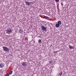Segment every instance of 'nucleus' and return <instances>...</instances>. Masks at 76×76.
Returning <instances> with one entry per match:
<instances>
[{
    "mask_svg": "<svg viewBox=\"0 0 76 76\" xmlns=\"http://www.w3.org/2000/svg\"><path fill=\"white\" fill-rule=\"evenodd\" d=\"M9 76V74H7L5 75V76Z\"/></svg>",
    "mask_w": 76,
    "mask_h": 76,
    "instance_id": "17",
    "label": "nucleus"
},
{
    "mask_svg": "<svg viewBox=\"0 0 76 76\" xmlns=\"http://www.w3.org/2000/svg\"><path fill=\"white\" fill-rule=\"evenodd\" d=\"M12 73H13V71H11L10 72L9 74L10 75H12Z\"/></svg>",
    "mask_w": 76,
    "mask_h": 76,
    "instance_id": "11",
    "label": "nucleus"
},
{
    "mask_svg": "<svg viewBox=\"0 0 76 76\" xmlns=\"http://www.w3.org/2000/svg\"><path fill=\"white\" fill-rule=\"evenodd\" d=\"M31 3H32V2H29V3H28V6H29V5H30V4H31Z\"/></svg>",
    "mask_w": 76,
    "mask_h": 76,
    "instance_id": "16",
    "label": "nucleus"
},
{
    "mask_svg": "<svg viewBox=\"0 0 76 76\" xmlns=\"http://www.w3.org/2000/svg\"><path fill=\"white\" fill-rule=\"evenodd\" d=\"M62 7H63V5L62 6Z\"/></svg>",
    "mask_w": 76,
    "mask_h": 76,
    "instance_id": "22",
    "label": "nucleus"
},
{
    "mask_svg": "<svg viewBox=\"0 0 76 76\" xmlns=\"http://www.w3.org/2000/svg\"><path fill=\"white\" fill-rule=\"evenodd\" d=\"M25 3H26V5H28V6H29V2L25 1Z\"/></svg>",
    "mask_w": 76,
    "mask_h": 76,
    "instance_id": "9",
    "label": "nucleus"
},
{
    "mask_svg": "<svg viewBox=\"0 0 76 76\" xmlns=\"http://www.w3.org/2000/svg\"><path fill=\"white\" fill-rule=\"evenodd\" d=\"M57 52H58V51H55L54 53H55L56 54V53H57Z\"/></svg>",
    "mask_w": 76,
    "mask_h": 76,
    "instance_id": "19",
    "label": "nucleus"
},
{
    "mask_svg": "<svg viewBox=\"0 0 76 76\" xmlns=\"http://www.w3.org/2000/svg\"><path fill=\"white\" fill-rule=\"evenodd\" d=\"M55 1L56 2V3H57L59 1V0H55Z\"/></svg>",
    "mask_w": 76,
    "mask_h": 76,
    "instance_id": "14",
    "label": "nucleus"
},
{
    "mask_svg": "<svg viewBox=\"0 0 76 76\" xmlns=\"http://www.w3.org/2000/svg\"><path fill=\"white\" fill-rule=\"evenodd\" d=\"M45 18H47V19H49V17H48V16H45Z\"/></svg>",
    "mask_w": 76,
    "mask_h": 76,
    "instance_id": "15",
    "label": "nucleus"
},
{
    "mask_svg": "<svg viewBox=\"0 0 76 76\" xmlns=\"http://www.w3.org/2000/svg\"><path fill=\"white\" fill-rule=\"evenodd\" d=\"M69 48H70L71 49H74V47L69 45Z\"/></svg>",
    "mask_w": 76,
    "mask_h": 76,
    "instance_id": "6",
    "label": "nucleus"
},
{
    "mask_svg": "<svg viewBox=\"0 0 76 76\" xmlns=\"http://www.w3.org/2000/svg\"><path fill=\"white\" fill-rule=\"evenodd\" d=\"M33 42H34V43H35V40H33Z\"/></svg>",
    "mask_w": 76,
    "mask_h": 76,
    "instance_id": "21",
    "label": "nucleus"
},
{
    "mask_svg": "<svg viewBox=\"0 0 76 76\" xmlns=\"http://www.w3.org/2000/svg\"><path fill=\"white\" fill-rule=\"evenodd\" d=\"M6 31L7 32H7L6 33L7 34H9V32H12V30L11 29L9 28V29H7Z\"/></svg>",
    "mask_w": 76,
    "mask_h": 76,
    "instance_id": "4",
    "label": "nucleus"
},
{
    "mask_svg": "<svg viewBox=\"0 0 76 76\" xmlns=\"http://www.w3.org/2000/svg\"><path fill=\"white\" fill-rule=\"evenodd\" d=\"M38 42L39 43H41V40L40 39H39V40H38Z\"/></svg>",
    "mask_w": 76,
    "mask_h": 76,
    "instance_id": "12",
    "label": "nucleus"
},
{
    "mask_svg": "<svg viewBox=\"0 0 76 76\" xmlns=\"http://www.w3.org/2000/svg\"><path fill=\"white\" fill-rule=\"evenodd\" d=\"M62 74H63V72H61V73H60L59 76H61L62 75Z\"/></svg>",
    "mask_w": 76,
    "mask_h": 76,
    "instance_id": "13",
    "label": "nucleus"
},
{
    "mask_svg": "<svg viewBox=\"0 0 76 76\" xmlns=\"http://www.w3.org/2000/svg\"><path fill=\"white\" fill-rule=\"evenodd\" d=\"M58 23L59 25H61V22L60 20L58 21Z\"/></svg>",
    "mask_w": 76,
    "mask_h": 76,
    "instance_id": "8",
    "label": "nucleus"
},
{
    "mask_svg": "<svg viewBox=\"0 0 76 76\" xmlns=\"http://www.w3.org/2000/svg\"><path fill=\"white\" fill-rule=\"evenodd\" d=\"M49 63L50 64H51V63H52V62L51 61H49Z\"/></svg>",
    "mask_w": 76,
    "mask_h": 76,
    "instance_id": "18",
    "label": "nucleus"
},
{
    "mask_svg": "<svg viewBox=\"0 0 76 76\" xmlns=\"http://www.w3.org/2000/svg\"><path fill=\"white\" fill-rule=\"evenodd\" d=\"M19 32L20 33H22V32H23V31H22V29H20V30L19 31Z\"/></svg>",
    "mask_w": 76,
    "mask_h": 76,
    "instance_id": "10",
    "label": "nucleus"
},
{
    "mask_svg": "<svg viewBox=\"0 0 76 76\" xmlns=\"http://www.w3.org/2000/svg\"><path fill=\"white\" fill-rule=\"evenodd\" d=\"M61 5H63V3H62V2H61Z\"/></svg>",
    "mask_w": 76,
    "mask_h": 76,
    "instance_id": "20",
    "label": "nucleus"
},
{
    "mask_svg": "<svg viewBox=\"0 0 76 76\" xmlns=\"http://www.w3.org/2000/svg\"><path fill=\"white\" fill-rule=\"evenodd\" d=\"M3 50L4 51H7V52H9V49L7 48V47H3Z\"/></svg>",
    "mask_w": 76,
    "mask_h": 76,
    "instance_id": "1",
    "label": "nucleus"
},
{
    "mask_svg": "<svg viewBox=\"0 0 76 76\" xmlns=\"http://www.w3.org/2000/svg\"><path fill=\"white\" fill-rule=\"evenodd\" d=\"M23 67H26L27 66V65L28 64L26 62H23V63H21Z\"/></svg>",
    "mask_w": 76,
    "mask_h": 76,
    "instance_id": "2",
    "label": "nucleus"
},
{
    "mask_svg": "<svg viewBox=\"0 0 76 76\" xmlns=\"http://www.w3.org/2000/svg\"><path fill=\"white\" fill-rule=\"evenodd\" d=\"M56 27H57V28H58L59 26H60V25L58 24V23L56 24L55 25Z\"/></svg>",
    "mask_w": 76,
    "mask_h": 76,
    "instance_id": "7",
    "label": "nucleus"
},
{
    "mask_svg": "<svg viewBox=\"0 0 76 76\" xmlns=\"http://www.w3.org/2000/svg\"><path fill=\"white\" fill-rule=\"evenodd\" d=\"M47 28L46 26L45 27L42 26V30H43V31H45V32H46V31H47V30H47Z\"/></svg>",
    "mask_w": 76,
    "mask_h": 76,
    "instance_id": "3",
    "label": "nucleus"
},
{
    "mask_svg": "<svg viewBox=\"0 0 76 76\" xmlns=\"http://www.w3.org/2000/svg\"><path fill=\"white\" fill-rule=\"evenodd\" d=\"M4 66V64L1 63L0 64V67H1V68H3Z\"/></svg>",
    "mask_w": 76,
    "mask_h": 76,
    "instance_id": "5",
    "label": "nucleus"
}]
</instances>
